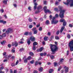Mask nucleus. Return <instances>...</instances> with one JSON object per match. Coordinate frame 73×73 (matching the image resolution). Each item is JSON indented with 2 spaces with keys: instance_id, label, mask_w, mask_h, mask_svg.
Instances as JSON below:
<instances>
[{
  "instance_id": "obj_33",
  "label": "nucleus",
  "mask_w": 73,
  "mask_h": 73,
  "mask_svg": "<svg viewBox=\"0 0 73 73\" xmlns=\"http://www.w3.org/2000/svg\"><path fill=\"white\" fill-rule=\"evenodd\" d=\"M54 10L55 11H57V12H58V11H59L58 9L57 8H54Z\"/></svg>"
},
{
  "instance_id": "obj_58",
  "label": "nucleus",
  "mask_w": 73,
  "mask_h": 73,
  "mask_svg": "<svg viewBox=\"0 0 73 73\" xmlns=\"http://www.w3.org/2000/svg\"><path fill=\"white\" fill-rule=\"evenodd\" d=\"M8 46L9 48H10V47H11V45L10 44H8Z\"/></svg>"
},
{
  "instance_id": "obj_4",
  "label": "nucleus",
  "mask_w": 73,
  "mask_h": 73,
  "mask_svg": "<svg viewBox=\"0 0 73 73\" xmlns=\"http://www.w3.org/2000/svg\"><path fill=\"white\" fill-rule=\"evenodd\" d=\"M68 46L70 49V50L71 51H73V40L70 41L69 42Z\"/></svg>"
},
{
  "instance_id": "obj_18",
  "label": "nucleus",
  "mask_w": 73,
  "mask_h": 73,
  "mask_svg": "<svg viewBox=\"0 0 73 73\" xmlns=\"http://www.w3.org/2000/svg\"><path fill=\"white\" fill-rule=\"evenodd\" d=\"M42 8V6H39L37 7V9L38 10H39L40 9H41Z\"/></svg>"
},
{
  "instance_id": "obj_15",
  "label": "nucleus",
  "mask_w": 73,
  "mask_h": 73,
  "mask_svg": "<svg viewBox=\"0 0 73 73\" xmlns=\"http://www.w3.org/2000/svg\"><path fill=\"white\" fill-rule=\"evenodd\" d=\"M60 21L61 23H64V22L65 21V19H61L60 20Z\"/></svg>"
},
{
  "instance_id": "obj_45",
  "label": "nucleus",
  "mask_w": 73,
  "mask_h": 73,
  "mask_svg": "<svg viewBox=\"0 0 73 73\" xmlns=\"http://www.w3.org/2000/svg\"><path fill=\"white\" fill-rule=\"evenodd\" d=\"M42 27H40L39 29V30L40 31H42Z\"/></svg>"
},
{
  "instance_id": "obj_2",
  "label": "nucleus",
  "mask_w": 73,
  "mask_h": 73,
  "mask_svg": "<svg viewBox=\"0 0 73 73\" xmlns=\"http://www.w3.org/2000/svg\"><path fill=\"white\" fill-rule=\"evenodd\" d=\"M50 46L51 51L52 52V54H54L55 52L57 50L58 47H57V46L52 44H50Z\"/></svg>"
},
{
  "instance_id": "obj_51",
  "label": "nucleus",
  "mask_w": 73,
  "mask_h": 73,
  "mask_svg": "<svg viewBox=\"0 0 73 73\" xmlns=\"http://www.w3.org/2000/svg\"><path fill=\"white\" fill-rule=\"evenodd\" d=\"M40 56H43L44 55V53H41L40 54Z\"/></svg>"
},
{
  "instance_id": "obj_55",
  "label": "nucleus",
  "mask_w": 73,
  "mask_h": 73,
  "mask_svg": "<svg viewBox=\"0 0 73 73\" xmlns=\"http://www.w3.org/2000/svg\"><path fill=\"white\" fill-rule=\"evenodd\" d=\"M33 27V26L32 25H30L29 26V28H32Z\"/></svg>"
},
{
  "instance_id": "obj_49",
  "label": "nucleus",
  "mask_w": 73,
  "mask_h": 73,
  "mask_svg": "<svg viewBox=\"0 0 73 73\" xmlns=\"http://www.w3.org/2000/svg\"><path fill=\"white\" fill-rule=\"evenodd\" d=\"M23 50H24V49H23V48H21L20 49V51L21 52H22V51H23Z\"/></svg>"
},
{
  "instance_id": "obj_26",
  "label": "nucleus",
  "mask_w": 73,
  "mask_h": 73,
  "mask_svg": "<svg viewBox=\"0 0 73 73\" xmlns=\"http://www.w3.org/2000/svg\"><path fill=\"white\" fill-rule=\"evenodd\" d=\"M50 58L51 59H54V56L53 55L50 56Z\"/></svg>"
},
{
  "instance_id": "obj_31",
  "label": "nucleus",
  "mask_w": 73,
  "mask_h": 73,
  "mask_svg": "<svg viewBox=\"0 0 73 73\" xmlns=\"http://www.w3.org/2000/svg\"><path fill=\"white\" fill-rule=\"evenodd\" d=\"M67 37L68 38H70V35L68 34L67 35Z\"/></svg>"
},
{
  "instance_id": "obj_28",
  "label": "nucleus",
  "mask_w": 73,
  "mask_h": 73,
  "mask_svg": "<svg viewBox=\"0 0 73 73\" xmlns=\"http://www.w3.org/2000/svg\"><path fill=\"white\" fill-rule=\"evenodd\" d=\"M66 25V22L65 21L63 22V26H65Z\"/></svg>"
},
{
  "instance_id": "obj_13",
  "label": "nucleus",
  "mask_w": 73,
  "mask_h": 73,
  "mask_svg": "<svg viewBox=\"0 0 73 73\" xmlns=\"http://www.w3.org/2000/svg\"><path fill=\"white\" fill-rule=\"evenodd\" d=\"M15 47H17L18 46V42L17 41H15Z\"/></svg>"
},
{
  "instance_id": "obj_62",
  "label": "nucleus",
  "mask_w": 73,
  "mask_h": 73,
  "mask_svg": "<svg viewBox=\"0 0 73 73\" xmlns=\"http://www.w3.org/2000/svg\"><path fill=\"white\" fill-rule=\"evenodd\" d=\"M54 36L53 35L51 37V39H52V38H54Z\"/></svg>"
},
{
  "instance_id": "obj_29",
  "label": "nucleus",
  "mask_w": 73,
  "mask_h": 73,
  "mask_svg": "<svg viewBox=\"0 0 73 73\" xmlns=\"http://www.w3.org/2000/svg\"><path fill=\"white\" fill-rule=\"evenodd\" d=\"M55 38L56 40H59V39H60L59 37H58V36H55Z\"/></svg>"
},
{
  "instance_id": "obj_23",
  "label": "nucleus",
  "mask_w": 73,
  "mask_h": 73,
  "mask_svg": "<svg viewBox=\"0 0 73 73\" xmlns=\"http://www.w3.org/2000/svg\"><path fill=\"white\" fill-rule=\"evenodd\" d=\"M29 32H25V33L24 34V35H25V36H27L28 35Z\"/></svg>"
},
{
  "instance_id": "obj_57",
  "label": "nucleus",
  "mask_w": 73,
  "mask_h": 73,
  "mask_svg": "<svg viewBox=\"0 0 73 73\" xmlns=\"http://www.w3.org/2000/svg\"><path fill=\"white\" fill-rule=\"evenodd\" d=\"M7 22L6 21H3V24H6V23Z\"/></svg>"
},
{
  "instance_id": "obj_40",
  "label": "nucleus",
  "mask_w": 73,
  "mask_h": 73,
  "mask_svg": "<svg viewBox=\"0 0 73 73\" xmlns=\"http://www.w3.org/2000/svg\"><path fill=\"white\" fill-rule=\"evenodd\" d=\"M60 33V31H58L56 33V35H59V33Z\"/></svg>"
},
{
  "instance_id": "obj_43",
  "label": "nucleus",
  "mask_w": 73,
  "mask_h": 73,
  "mask_svg": "<svg viewBox=\"0 0 73 73\" xmlns=\"http://www.w3.org/2000/svg\"><path fill=\"white\" fill-rule=\"evenodd\" d=\"M64 60V59H61L60 60V62H63V61Z\"/></svg>"
},
{
  "instance_id": "obj_8",
  "label": "nucleus",
  "mask_w": 73,
  "mask_h": 73,
  "mask_svg": "<svg viewBox=\"0 0 73 73\" xmlns=\"http://www.w3.org/2000/svg\"><path fill=\"white\" fill-rule=\"evenodd\" d=\"M64 68L65 69L64 71L65 73H68L69 72V68L68 67H67L66 66H64Z\"/></svg>"
},
{
  "instance_id": "obj_14",
  "label": "nucleus",
  "mask_w": 73,
  "mask_h": 73,
  "mask_svg": "<svg viewBox=\"0 0 73 73\" xmlns=\"http://www.w3.org/2000/svg\"><path fill=\"white\" fill-rule=\"evenodd\" d=\"M7 1H8V0H3V3L5 4H7Z\"/></svg>"
},
{
  "instance_id": "obj_16",
  "label": "nucleus",
  "mask_w": 73,
  "mask_h": 73,
  "mask_svg": "<svg viewBox=\"0 0 73 73\" xmlns=\"http://www.w3.org/2000/svg\"><path fill=\"white\" fill-rule=\"evenodd\" d=\"M34 5H35V6L34 7V9H36L37 7V3H34Z\"/></svg>"
},
{
  "instance_id": "obj_20",
  "label": "nucleus",
  "mask_w": 73,
  "mask_h": 73,
  "mask_svg": "<svg viewBox=\"0 0 73 73\" xmlns=\"http://www.w3.org/2000/svg\"><path fill=\"white\" fill-rule=\"evenodd\" d=\"M29 55L30 56H32L34 55V54L32 52H30L29 53Z\"/></svg>"
},
{
  "instance_id": "obj_54",
  "label": "nucleus",
  "mask_w": 73,
  "mask_h": 73,
  "mask_svg": "<svg viewBox=\"0 0 73 73\" xmlns=\"http://www.w3.org/2000/svg\"><path fill=\"white\" fill-rule=\"evenodd\" d=\"M11 52L13 53H15V50L13 49L11 50Z\"/></svg>"
},
{
  "instance_id": "obj_41",
  "label": "nucleus",
  "mask_w": 73,
  "mask_h": 73,
  "mask_svg": "<svg viewBox=\"0 0 73 73\" xmlns=\"http://www.w3.org/2000/svg\"><path fill=\"white\" fill-rule=\"evenodd\" d=\"M38 61H36L35 62V65H38Z\"/></svg>"
},
{
  "instance_id": "obj_56",
  "label": "nucleus",
  "mask_w": 73,
  "mask_h": 73,
  "mask_svg": "<svg viewBox=\"0 0 73 73\" xmlns=\"http://www.w3.org/2000/svg\"><path fill=\"white\" fill-rule=\"evenodd\" d=\"M3 21H4V20H0V23H3Z\"/></svg>"
},
{
  "instance_id": "obj_5",
  "label": "nucleus",
  "mask_w": 73,
  "mask_h": 73,
  "mask_svg": "<svg viewBox=\"0 0 73 73\" xmlns=\"http://www.w3.org/2000/svg\"><path fill=\"white\" fill-rule=\"evenodd\" d=\"M13 32V30L12 28H9L6 31V34H9V33H12Z\"/></svg>"
},
{
  "instance_id": "obj_3",
  "label": "nucleus",
  "mask_w": 73,
  "mask_h": 73,
  "mask_svg": "<svg viewBox=\"0 0 73 73\" xmlns=\"http://www.w3.org/2000/svg\"><path fill=\"white\" fill-rule=\"evenodd\" d=\"M63 3L65 5H69L70 7H73V0H67V2H63Z\"/></svg>"
},
{
  "instance_id": "obj_60",
  "label": "nucleus",
  "mask_w": 73,
  "mask_h": 73,
  "mask_svg": "<svg viewBox=\"0 0 73 73\" xmlns=\"http://www.w3.org/2000/svg\"><path fill=\"white\" fill-rule=\"evenodd\" d=\"M50 19L51 20V19H52V16L51 15H50Z\"/></svg>"
},
{
  "instance_id": "obj_24",
  "label": "nucleus",
  "mask_w": 73,
  "mask_h": 73,
  "mask_svg": "<svg viewBox=\"0 0 73 73\" xmlns=\"http://www.w3.org/2000/svg\"><path fill=\"white\" fill-rule=\"evenodd\" d=\"M33 50H36V46H33Z\"/></svg>"
},
{
  "instance_id": "obj_50",
  "label": "nucleus",
  "mask_w": 73,
  "mask_h": 73,
  "mask_svg": "<svg viewBox=\"0 0 73 73\" xmlns=\"http://www.w3.org/2000/svg\"><path fill=\"white\" fill-rule=\"evenodd\" d=\"M51 33H50V32H48V33H47V35H48V36H50V35H51Z\"/></svg>"
},
{
  "instance_id": "obj_46",
  "label": "nucleus",
  "mask_w": 73,
  "mask_h": 73,
  "mask_svg": "<svg viewBox=\"0 0 73 73\" xmlns=\"http://www.w3.org/2000/svg\"><path fill=\"white\" fill-rule=\"evenodd\" d=\"M33 62H34V60H33L30 62L31 64H33Z\"/></svg>"
},
{
  "instance_id": "obj_12",
  "label": "nucleus",
  "mask_w": 73,
  "mask_h": 73,
  "mask_svg": "<svg viewBox=\"0 0 73 73\" xmlns=\"http://www.w3.org/2000/svg\"><path fill=\"white\" fill-rule=\"evenodd\" d=\"M43 70V68H42V67H40L39 68V71L40 72H41Z\"/></svg>"
},
{
  "instance_id": "obj_34",
  "label": "nucleus",
  "mask_w": 73,
  "mask_h": 73,
  "mask_svg": "<svg viewBox=\"0 0 73 73\" xmlns=\"http://www.w3.org/2000/svg\"><path fill=\"white\" fill-rule=\"evenodd\" d=\"M34 34H37V30H35L34 31Z\"/></svg>"
},
{
  "instance_id": "obj_42",
  "label": "nucleus",
  "mask_w": 73,
  "mask_h": 73,
  "mask_svg": "<svg viewBox=\"0 0 73 73\" xmlns=\"http://www.w3.org/2000/svg\"><path fill=\"white\" fill-rule=\"evenodd\" d=\"M2 36L3 37H5L6 36V35H5V33H4L3 34H2Z\"/></svg>"
},
{
  "instance_id": "obj_63",
  "label": "nucleus",
  "mask_w": 73,
  "mask_h": 73,
  "mask_svg": "<svg viewBox=\"0 0 73 73\" xmlns=\"http://www.w3.org/2000/svg\"><path fill=\"white\" fill-rule=\"evenodd\" d=\"M4 69V67H1L0 68V70H2V69Z\"/></svg>"
},
{
  "instance_id": "obj_1",
  "label": "nucleus",
  "mask_w": 73,
  "mask_h": 73,
  "mask_svg": "<svg viewBox=\"0 0 73 73\" xmlns=\"http://www.w3.org/2000/svg\"><path fill=\"white\" fill-rule=\"evenodd\" d=\"M62 7L60 6H58V10L59 11H60L59 14V17L61 19H63L64 17V13L66 11L65 9H62Z\"/></svg>"
},
{
  "instance_id": "obj_47",
  "label": "nucleus",
  "mask_w": 73,
  "mask_h": 73,
  "mask_svg": "<svg viewBox=\"0 0 73 73\" xmlns=\"http://www.w3.org/2000/svg\"><path fill=\"white\" fill-rule=\"evenodd\" d=\"M19 44H24V42H23V41L19 42Z\"/></svg>"
},
{
  "instance_id": "obj_11",
  "label": "nucleus",
  "mask_w": 73,
  "mask_h": 73,
  "mask_svg": "<svg viewBox=\"0 0 73 73\" xmlns=\"http://www.w3.org/2000/svg\"><path fill=\"white\" fill-rule=\"evenodd\" d=\"M27 42L28 44L29 45H30L31 43V40H29V39L27 40Z\"/></svg>"
},
{
  "instance_id": "obj_32",
  "label": "nucleus",
  "mask_w": 73,
  "mask_h": 73,
  "mask_svg": "<svg viewBox=\"0 0 73 73\" xmlns=\"http://www.w3.org/2000/svg\"><path fill=\"white\" fill-rule=\"evenodd\" d=\"M5 43V41H3L2 42H1V44L2 45H3Z\"/></svg>"
},
{
  "instance_id": "obj_36",
  "label": "nucleus",
  "mask_w": 73,
  "mask_h": 73,
  "mask_svg": "<svg viewBox=\"0 0 73 73\" xmlns=\"http://www.w3.org/2000/svg\"><path fill=\"white\" fill-rule=\"evenodd\" d=\"M31 58H32V57H31V56H29L27 58V59L29 60H31Z\"/></svg>"
},
{
  "instance_id": "obj_6",
  "label": "nucleus",
  "mask_w": 73,
  "mask_h": 73,
  "mask_svg": "<svg viewBox=\"0 0 73 73\" xmlns=\"http://www.w3.org/2000/svg\"><path fill=\"white\" fill-rule=\"evenodd\" d=\"M56 17H54L52 18V20L51 21V23L52 24H56L58 23V21H56L55 20Z\"/></svg>"
},
{
  "instance_id": "obj_61",
  "label": "nucleus",
  "mask_w": 73,
  "mask_h": 73,
  "mask_svg": "<svg viewBox=\"0 0 73 73\" xmlns=\"http://www.w3.org/2000/svg\"><path fill=\"white\" fill-rule=\"evenodd\" d=\"M69 51L68 50H67V56H68V54H69Z\"/></svg>"
},
{
  "instance_id": "obj_39",
  "label": "nucleus",
  "mask_w": 73,
  "mask_h": 73,
  "mask_svg": "<svg viewBox=\"0 0 73 73\" xmlns=\"http://www.w3.org/2000/svg\"><path fill=\"white\" fill-rule=\"evenodd\" d=\"M36 28H34L32 29V31H33V32H34V31H36Z\"/></svg>"
},
{
  "instance_id": "obj_7",
  "label": "nucleus",
  "mask_w": 73,
  "mask_h": 73,
  "mask_svg": "<svg viewBox=\"0 0 73 73\" xmlns=\"http://www.w3.org/2000/svg\"><path fill=\"white\" fill-rule=\"evenodd\" d=\"M47 7L46 6H45L44 7L43 9L44 10V12L45 13H46L47 12H49V13H51V12L49 11V10L46 9Z\"/></svg>"
},
{
  "instance_id": "obj_59",
  "label": "nucleus",
  "mask_w": 73,
  "mask_h": 73,
  "mask_svg": "<svg viewBox=\"0 0 73 73\" xmlns=\"http://www.w3.org/2000/svg\"><path fill=\"white\" fill-rule=\"evenodd\" d=\"M44 4H46V1H44Z\"/></svg>"
},
{
  "instance_id": "obj_30",
  "label": "nucleus",
  "mask_w": 73,
  "mask_h": 73,
  "mask_svg": "<svg viewBox=\"0 0 73 73\" xmlns=\"http://www.w3.org/2000/svg\"><path fill=\"white\" fill-rule=\"evenodd\" d=\"M69 26L71 28H72V27H73V25L71 24H70L69 25Z\"/></svg>"
},
{
  "instance_id": "obj_44",
  "label": "nucleus",
  "mask_w": 73,
  "mask_h": 73,
  "mask_svg": "<svg viewBox=\"0 0 73 73\" xmlns=\"http://www.w3.org/2000/svg\"><path fill=\"white\" fill-rule=\"evenodd\" d=\"M0 11H1L2 13H3L4 12V11L3 9H2L1 10H0Z\"/></svg>"
},
{
  "instance_id": "obj_64",
  "label": "nucleus",
  "mask_w": 73,
  "mask_h": 73,
  "mask_svg": "<svg viewBox=\"0 0 73 73\" xmlns=\"http://www.w3.org/2000/svg\"><path fill=\"white\" fill-rule=\"evenodd\" d=\"M3 39V36L1 35H0V39Z\"/></svg>"
},
{
  "instance_id": "obj_35",
  "label": "nucleus",
  "mask_w": 73,
  "mask_h": 73,
  "mask_svg": "<svg viewBox=\"0 0 73 73\" xmlns=\"http://www.w3.org/2000/svg\"><path fill=\"white\" fill-rule=\"evenodd\" d=\"M54 65L55 66H57V63L56 62H54Z\"/></svg>"
},
{
  "instance_id": "obj_48",
  "label": "nucleus",
  "mask_w": 73,
  "mask_h": 73,
  "mask_svg": "<svg viewBox=\"0 0 73 73\" xmlns=\"http://www.w3.org/2000/svg\"><path fill=\"white\" fill-rule=\"evenodd\" d=\"M61 66H60L59 67L58 70V71H60L61 70Z\"/></svg>"
},
{
  "instance_id": "obj_10",
  "label": "nucleus",
  "mask_w": 73,
  "mask_h": 73,
  "mask_svg": "<svg viewBox=\"0 0 73 73\" xmlns=\"http://www.w3.org/2000/svg\"><path fill=\"white\" fill-rule=\"evenodd\" d=\"M65 29V27H62L60 29V33H62V31H63V30L64 29Z\"/></svg>"
},
{
  "instance_id": "obj_53",
  "label": "nucleus",
  "mask_w": 73,
  "mask_h": 73,
  "mask_svg": "<svg viewBox=\"0 0 73 73\" xmlns=\"http://www.w3.org/2000/svg\"><path fill=\"white\" fill-rule=\"evenodd\" d=\"M28 9L29 10V11H31V7H29Z\"/></svg>"
},
{
  "instance_id": "obj_22",
  "label": "nucleus",
  "mask_w": 73,
  "mask_h": 73,
  "mask_svg": "<svg viewBox=\"0 0 73 73\" xmlns=\"http://www.w3.org/2000/svg\"><path fill=\"white\" fill-rule=\"evenodd\" d=\"M48 37L46 36L44 37V41H47L48 40Z\"/></svg>"
},
{
  "instance_id": "obj_52",
  "label": "nucleus",
  "mask_w": 73,
  "mask_h": 73,
  "mask_svg": "<svg viewBox=\"0 0 73 73\" xmlns=\"http://www.w3.org/2000/svg\"><path fill=\"white\" fill-rule=\"evenodd\" d=\"M18 63H19V60H17V62H16V64H15L16 65H17V64H18Z\"/></svg>"
},
{
  "instance_id": "obj_9",
  "label": "nucleus",
  "mask_w": 73,
  "mask_h": 73,
  "mask_svg": "<svg viewBox=\"0 0 73 73\" xmlns=\"http://www.w3.org/2000/svg\"><path fill=\"white\" fill-rule=\"evenodd\" d=\"M30 38L32 41H35V37H34L32 36H31V37H30Z\"/></svg>"
},
{
  "instance_id": "obj_27",
  "label": "nucleus",
  "mask_w": 73,
  "mask_h": 73,
  "mask_svg": "<svg viewBox=\"0 0 73 73\" xmlns=\"http://www.w3.org/2000/svg\"><path fill=\"white\" fill-rule=\"evenodd\" d=\"M53 72V70L52 69H50L49 71V73H52V72Z\"/></svg>"
},
{
  "instance_id": "obj_38",
  "label": "nucleus",
  "mask_w": 73,
  "mask_h": 73,
  "mask_svg": "<svg viewBox=\"0 0 73 73\" xmlns=\"http://www.w3.org/2000/svg\"><path fill=\"white\" fill-rule=\"evenodd\" d=\"M28 20L30 22H32V19L30 18H29V19Z\"/></svg>"
},
{
  "instance_id": "obj_17",
  "label": "nucleus",
  "mask_w": 73,
  "mask_h": 73,
  "mask_svg": "<svg viewBox=\"0 0 73 73\" xmlns=\"http://www.w3.org/2000/svg\"><path fill=\"white\" fill-rule=\"evenodd\" d=\"M45 23L47 25H48L50 24V23H49V20H47L46 21Z\"/></svg>"
},
{
  "instance_id": "obj_21",
  "label": "nucleus",
  "mask_w": 73,
  "mask_h": 73,
  "mask_svg": "<svg viewBox=\"0 0 73 73\" xmlns=\"http://www.w3.org/2000/svg\"><path fill=\"white\" fill-rule=\"evenodd\" d=\"M28 62V59L27 58H25L24 60V62L25 63H27Z\"/></svg>"
},
{
  "instance_id": "obj_19",
  "label": "nucleus",
  "mask_w": 73,
  "mask_h": 73,
  "mask_svg": "<svg viewBox=\"0 0 73 73\" xmlns=\"http://www.w3.org/2000/svg\"><path fill=\"white\" fill-rule=\"evenodd\" d=\"M38 44H37V42H35L33 43V46H35V45H37Z\"/></svg>"
},
{
  "instance_id": "obj_37",
  "label": "nucleus",
  "mask_w": 73,
  "mask_h": 73,
  "mask_svg": "<svg viewBox=\"0 0 73 73\" xmlns=\"http://www.w3.org/2000/svg\"><path fill=\"white\" fill-rule=\"evenodd\" d=\"M59 17V16L58 15V14H56L55 15V17H56V18H58V17Z\"/></svg>"
},
{
  "instance_id": "obj_25",
  "label": "nucleus",
  "mask_w": 73,
  "mask_h": 73,
  "mask_svg": "<svg viewBox=\"0 0 73 73\" xmlns=\"http://www.w3.org/2000/svg\"><path fill=\"white\" fill-rule=\"evenodd\" d=\"M42 50H43V48L41 47L40 48V49L38 50V51H39V52H41Z\"/></svg>"
}]
</instances>
